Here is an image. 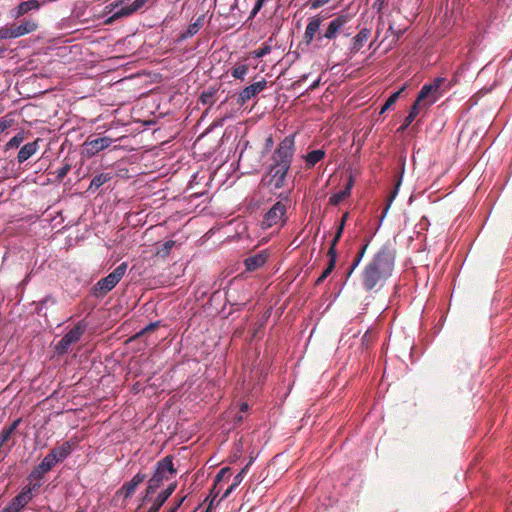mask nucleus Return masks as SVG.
I'll return each instance as SVG.
<instances>
[{"mask_svg": "<svg viewBox=\"0 0 512 512\" xmlns=\"http://www.w3.org/2000/svg\"><path fill=\"white\" fill-rule=\"evenodd\" d=\"M395 255L388 246H382L364 266L360 283L366 292H378L392 275Z\"/></svg>", "mask_w": 512, "mask_h": 512, "instance_id": "nucleus-1", "label": "nucleus"}, {"mask_svg": "<svg viewBox=\"0 0 512 512\" xmlns=\"http://www.w3.org/2000/svg\"><path fill=\"white\" fill-rule=\"evenodd\" d=\"M177 473L173 464V456L167 455L156 463L155 471L148 480L143 501H146L150 495L154 494L162 485L164 480H168L169 476Z\"/></svg>", "mask_w": 512, "mask_h": 512, "instance_id": "nucleus-2", "label": "nucleus"}, {"mask_svg": "<svg viewBox=\"0 0 512 512\" xmlns=\"http://www.w3.org/2000/svg\"><path fill=\"white\" fill-rule=\"evenodd\" d=\"M295 154V135L284 137L276 146L268 166L290 170Z\"/></svg>", "mask_w": 512, "mask_h": 512, "instance_id": "nucleus-3", "label": "nucleus"}, {"mask_svg": "<svg viewBox=\"0 0 512 512\" xmlns=\"http://www.w3.org/2000/svg\"><path fill=\"white\" fill-rule=\"evenodd\" d=\"M127 263L123 262L118 265L111 273L106 277L100 279L93 287L92 294L101 298L107 295L123 278L127 270Z\"/></svg>", "mask_w": 512, "mask_h": 512, "instance_id": "nucleus-4", "label": "nucleus"}, {"mask_svg": "<svg viewBox=\"0 0 512 512\" xmlns=\"http://www.w3.org/2000/svg\"><path fill=\"white\" fill-rule=\"evenodd\" d=\"M280 199L277 201L264 215L261 222V226L264 229L271 228L278 224H284L286 222L285 214L287 211V203L290 202L287 194L281 193Z\"/></svg>", "mask_w": 512, "mask_h": 512, "instance_id": "nucleus-5", "label": "nucleus"}, {"mask_svg": "<svg viewBox=\"0 0 512 512\" xmlns=\"http://www.w3.org/2000/svg\"><path fill=\"white\" fill-rule=\"evenodd\" d=\"M86 329L87 324L84 321L77 322L56 344V352L60 355L66 353L72 344L77 343L81 339Z\"/></svg>", "mask_w": 512, "mask_h": 512, "instance_id": "nucleus-6", "label": "nucleus"}, {"mask_svg": "<svg viewBox=\"0 0 512 512\" xmlns=\"http://www.w3.org/2000/svg\"><path fill=\"white\" fill-rule=\"evenodd\" d=\"M37 24L31 20H24L19 25L0 28V39H13L34 32Z\"/></svg>", "mask_w": 512, "mask_h": 512, "instance_id": "nucleus-7", "label": "nucleus"}, {"mask_svg": "<svg viewBox=\"0 0 512 512\" xmlns=\"http://www.w3.org/2000/svg\"><path fill=\"white\" fill-rule=\"evenodd\" d=\"M288 172L289 170L287 169L268 166V171L265 176L267 185L275 190L285 187Z\"/></svg>", "mask_w": 512, "mask_h": 512, "instance_id": "nucleus-8", "label": "nucleus"}, {"mask_svg": "<svg viewBox=\"0 0 512 512\" xmlns=\"http://www.w3.org/2000/svg\"><path fill=\"white\" fill-rule=\"evenodd\" d=\"M350 21V16L347 14L338 15L335 17L328 25L325 33L323 35H319L316 40L322 41L323 38L328 40H333L337 37L338 33L342 30V28Z\"/></svg>", "mask_w": 512, "mask_h": 512, "instance_id": "nucleus-9", "label": "nucleus"}, {"mask_svg": "<svg viewBox=\"0 0 512 512\" xmlns=\"http://www.w3.org/2000/svg\"><path fill=\"white\" fill-rule=\"evenodd\" d=\"M113 140L110 137H88L84 142V151L88 157H92L97 153L108 148L112 144Z\"/></svg>", "mask_w": 512, "mask_h": 512, "instance_id": "nucleus-10", "label": "nucleus"}, {"mask_svg": "<svg viewBox=\"0 0 512 512\" xmlns=\"http://www.w3.org/2000/svg\"><path fill=\"white\" fill-rule=\"evenodd\" d=\"M267 86V81L262 79L261 81L255 82L245 87L237 96L236 103L239 106H243L252 97H255L258 93L263 91Z\"/></svg>", "mask_w": 512, "mask_h": 512, "instance_id": "nucleus-11", "label": "nucleus"}, {"mask_svg": "<svg viewBox=\"0 0 512 512\" xmlns=\"http://www.w3.org/2000/svg\"><path fill=\"white\" fill-rule=\"evenodd\" d=\"M147 1L148 0H135L131 5L122 7L121 9L113 13L111 16H109L107 19H105L104 24L111 25L120 18L132 15L133 13L141 9L146 4Z\"/></svg>", "mask_w": 512, "mask_h": 512, "instance_id": "nucleus-12", "label": "nucleus"}, {"mask_svg": "<svg viewBox=\"0 0 512 512\" xmlns=\"http://www.w3.org/2000/svg\"><path fill=\"white\" fill-rule=\"evenodd\" d=\"M147 476L144 473L138 472L130 481L125 482L116 495L128 499L133 496L137 487L146 480Z\"/></svg>", "mask_w": 512, "mask_h": 512, "instance_id": "nucleus-13", "label": "nucleus"}, {"mask_svg": "<svg viewBox=\"0 0 512 512\" xmlns=\"http://www.w3.org/2000/svg\"><path fill=\"white\" fill-rule=\"evenodd\" d=\"M439 97L440 96L438 93H436V91H434L433 87L426 83L419 91L415 102H417V105H421V107L425 109L434 104L439 99Z\"/></svg>", "mask_w": 512, "mask_h": 512, "instance_id": "nucleus-14", "label": "nucleus"}, {"mask_svg": "<svg viewBox=\"0 0 512 512\" xmlns=\"http://www.w3.org/2000/svg\"><path fill=\"white\" fill-rule=\"evenodd\" d=\"M322 21L323 19L319 16H313L309 19L303 36V40L306 44L312 43V41L315 39L316 34L321 27Z\"/></svg>", "mask_w": 512, "mask_h": 512, "instance_id": "nucleus-15", "label": "nucleus"}, {"mask_svg": "<svg viewBox=\"0 0 512 512\" xmlns=\"http://www.w3.org/2000/svg\"><path fill=\"white\" fill-rule=\"evenodd\" d=\"M268 259V253L266 251H260L259 253L249 256L244 260V265L247 271H256L262 267Z\"/></svg>", "mask_w": 512, "mask_h": 512, "instance_id": "nucleus-16", "label": "nucleus"}, {"mask_svg": "<svg viewBox=\"0 0 512 512\" xmlns=\"http://www.w3.org/2000/svg\"><path fill=\"white\" fill-rule=\"evenodd\" d=\"M76 444L77 441L71 439L69 441H65L62 445L53 448L49 453L55 455L57 463L62 462L72 453Z\"/></svg>", "mask_w": 512, "mask_h": 512, "instance_id": "nucleus-17", "label": "nucleus"}, {"mask_svg": "<svg viewBox=\"0 0 512 512\" xmlns=\"http://www.w3.org/2000/svg\"><path fill=\"white\" fill-rule=\"evenodd\" d=\"M40 139H36L33 142L26 143L22 146L17 155V161L23 163L32 157L39 149Z\"/></svg>", "mask_w": 512, "mask_h": 512, "instance_id": "nucleus-18", "label": "nucleus"}, {"mask_svg": "<svg viewBox=\"0 0 512 512\" xmlns=\"http://www.w3.org/2000/svg\"><path fill=\"white\" fill-rule=\"evenodd\" d=\"M371 31L368 28H363L359 31V33L353 37L350 50L352 53H357L361 50L364 44L367 42L370 37Z\"/></svg>", "mask_w": 512, "mask_h": 512, "instance_id": "nucleus-19", "label": "nucleus"}, {"mask_svg": "<svg viewBox=\"0 0 512 512\" xmlns=\"http://www.w3.org/2000/svg\"><path fill=\"white\" fill-rule=\"evenodd\" d=\"M352 187H353V178L350 176L344 189H342L339 192L330 196L329 204H331L333 206L339 205L343 200H345L347 197L350 196Z\"/></svg>", "mask_w": 512, "mask_h": 512, "instance_id": "nucleus-20", "label": "nucleus"}, {"mask_svg": "<svg viewBox=\"0 0 512 512\" xmlns=\"http://www.w3.org/2000/svg\"><path fill=\"white\" fill-rule=\"evenodd\" d=\"M327 256L329 258L328 265L322 272V274L315 281V285L318 286L324 282V280L332 273L336 266L337 262V252L327 251Z\"/></svg>", "mask_w": 512, "mask_h": 512, "instance_id": "nucleus-21", "label": "nucleus"}, {"mask_svg": "<svg viewBox=\"0 0 512 512\" xmlns=\"http://www.w3.org/2000/svg\"><path fill=\"white\" fill-rule=\"evenodd\" d=\"M41 4L38 0H27L21 2L15 9V17L19 18L32 10H38Z\"/></svg>", "mask_w": 512, "mask_h": 512, "instance_id": "nucleus-22", "label": "nucleus"}, {"mask_svg": "<svg viewBox=\"0 0 512 512\" xmlns=\"http://www.w3.org/2000/svg\"><path fill=\"white\" fill-rule=\"evenodd\" d=\"M325 157V151L322 149L313 150L307 153L303 158L305 161L306 169L313 168L318 162Z\"/></svg>", "mask_w": 512, "mask_h": 512, "instance_id": "nucleus-23", "label": "nucleus"}, {"mask_svg": "<svg viewBox=\"0 0 512 512\" xmlns=\"http://www.w3.org/2000/svg\"><path fill=\"white\" fill-rule=\"evenodd\" d=\"M22 419L14 420L9 426H5L0 435V448L4 446L11 438L12 434L16 431Z\"/></svg>", "mask_w": 512, "mask_h": 512, "instance_id": "nucleus-24", "label": "nucleus"}, {"mask_svg": "<svg viewBox=\"0 0 512 512\" xmlns=\"http://www.w3.org/2000/svg\"><path fill=\"white\" fill-rule=\"evenodd\" d=\"M348 219V213H344L342 218H341V221L339 222L338 224V227H337V231L330 243V246H329V249L328 251H333V252H337V244L338 242L340 241L341 237H342V234H343V231H344V227H345V223Z\"/></svg>", "mask_w": 512, "mask_h": 512, "instance_id": "nucleus-25", "label": "nucleus"}, {"mask_svg": "<svg viewBox=\"0 0 512 512\" xmlns=\"http://www.w3.org/2000/svg\"><path fill=\"white\" fill-rule=\"evenodd\" d=\"M113 178L112 173H100L98 175H95L89 185L88 191H96L99 189L102 185L109 182Z\"/></svg>", "mask_w": 512, "mask_h": 512, "instance_id": "nucleus-26", "label": "nucleus"}, {"mask_svg": "<svg viewBox=\"0 0 512 512\" xmlns=\"http://www.w3.org/2000/svg\"><path fill=\"white\" fill-rule=\"evenodd\" d=\"M204 18V15L199 16L193 23L188 26L187 30L181 34V38L187 39L198 33L204 24Z\"/></svg>", "mask_w": 512, "mask_h": 512, "instance_id": "nucleus-27", "label": "nucleus"}, {"mask_svg": "<svg viewBox=\"0 0 512 512\" xmlns=\"http://www.w3.org/2000/svg\"><path fill=\"white\" fill-rule=\"evenodd\" d=\"M31 500L32 497L22 489L10 502L21 511Z\"/></svg>", "mask_w": 512, "mask_h": 512, "instance_id": "nucleus-28", "label": "nucleus"}, {"mask_svg": "<svg viewBox=\"0 0 512 512\" xmlns=\"http://www.w3.org/2000/svg\"><path fill=\"white\" fill-rule=\"evenodd\" d=\"M423 109L421 105H417V102H414L412 105L409 114L405 118L403 124L400 126L399 131H404L408 128V126L414 121V119L419 114L420 110Z\"/></svg>", "mask_w": 512, "mask_h": 512, "instance_id": "nucleus-29", "label": "nucleus"}, {"mask_svg": "<svg viewBox=\"0 0 512 512\" xmlns=\"http://www.w3.org/2000/svg\"><path fill=\"white\" fill-rule=\"evenodd\" d=\"M57 464V459L54 454L48 453L43 460L38 464L40 470L48 473Z\"/></svg>", "mask_w": 512, "mask_h": 512, "instance_id": "nucleus-30", "label": "nucleus"}, {"mask_svg": "<svg viewBox=\"0 0 512 512\" xmlns=\"http://www.w3.org/2000/svg\"><path fill=\"white\" fill-rule=\"evenodd\" d=\"M174 246H175V241H173V240H168V241L160 244L156 249V256L161 257V258L168 257Z\"/></svg>", "mask_w": 512, "mask_h": 512, "instance_id": "nucleus-31", "label": "nucleus"}, {"mask_svg": "<svg viewBox=\"0 0 512 512\" xmlns=\"http://www.w3.org/2000/svg\"><path fill=\"white\" fill-rule=\"evenodd\" d=\"M216 93H217V90L212 87L203 91L200 95L201 103L204 105L212 106L214 104V96Z\"/></svg>", "mask_w": 512, "mask_h": 512, "instance_id": "nucleus-32", "label": "nucleus"}, {"mask_svg": "<svg viewBox=\"0 0 512 512\" xmlns=\"http://www.w3.org/2000/svg\"><path fill=\"white\" fill-rule=\"evenodd\" d=\"M25 139L24 131H19L14 137H12L5 145V149L18 148Z\"/></svg>", "mask_w": 512, "mask_h": 512, "instance_id": "nucleus-33", "label": "nucleus"}, {"mask_svg": "<svg viewBox=\"0 0 512 512\" xmlns=\"http://www.w3.org/2000/svg\"><path fill=\"white\" fill-rule=\"evenodd\" d=\"M249 71V67L246 64L238 65L231 71V75L235 79L243 80Z\"/></svg>", "mask_w": 512, "mask_h": 512, "instance_id": "nucleus-34", "label": "nucleus"}, {"mask_svg": "<svg viewBox=\"0 0 512 512\" xmlns=\"http://www.w3.org/2000/svg\"><path fill=\"white\" fill-rule=\"evenodd\" d=\"M447 82L446 78L444 77H437L432 82L428 83L431 87H433L434 91L438 93L439 96L442 95V93L446 89H442L443 85Z\"/></svg>", "mask_w": 512, "mask_h": 512, "instance_id": "nucleus-35", "label": "nucleus"}, {"mask_svg": "<svg viewBox=\"0 0 512 512\" xmlns=\"http://www.w3.org/2000/svg\"><path fill=\"white\" fill-rule=\"evenodd\" d=\"M29 483L25 485L22 489H24L32 498L38 492L40 487L42 486V482L40 481H28Z\"/></svg>", "mask_w": 512, "mask_h": 512, "instance_id": "nucleus-36", "label": "nucleus"}, {"mask_svg": "<svg viewBox=\"0 0 512 512\" xmlns=\"http://www.w3.org/2000/svg\"><path fill=\"white\" fill-rule=\"evenodd\" d=\"M167 501V498L164 497L161 493L153 501L152 506L147 510V512H158L162 505Z\"/></svg>", "mask_w": 512, "mask_h": 512, "instance_id": "nucleus-37", "label": "nucleus"}, {"mask_svg": "<svg viewBox=\"0 0 512 512\" xmlns=\"http://www.w3.org/2000/svg\"><path fill=\"white\" fill-rule=\"evenodd\" d=\"M401 93V90L393 93L392 95H390L388 97V99L385 101L384 105L382 106L381 110H380V114L384 113L385 111H387L392 105L395 104V102L397 101V99L399 98V95Z\"/></svg>", "mask_w": 512, "mask_h": 512, "instance_id": "nucleus-38", "label": "nucleus"}, {"mask_svg": "<svg viewBox=\"0 0 512 512\" xmlns=\"http://www.w3.org/2000/svg\"><path fill=\"white\" fill-rule=\"evenodd\" d=\"M368 245H369V239H365L364 244L361 246V248L359 249L358 253L356 254V256L354 257V259L352 261V263H354V267H357L359 265V263L361 262L362 258L365 255V252L368 248Z\"/></svg>", "mask_w": 512, "mask_h": 512, "instance_id": "nucleus-39", "label": "nucleus"}, {"mask_svg": "<svg viewBox=\"0 0 512 512\" xmlns=\"http://www.w3.org/2000/svg\"><path fill=\"white\" fill-rule=\"evenodd\" d=\"M46 473L39 469L38 465L31 471V473L28 475L27 480L28 481H40L42 482L44 475Z\"/></svg>", "mask_w": 512, "mask_h": 512, "instance_id": "nucleus-40", "label": "nucleus"}, {"mask_svg": "<svg viewBox=\"0 0 512 512\" xmlns=\"http://www.w3.org/2000/svg\"><path fill=\"white\" fill-rule=\"evenodd\" d=\"M71 168L70 163H64V165L56 171V180L61 182L67 176Z\"/></svg>", "mask_w": 512, "mask_h": 512, "instance_id": "nucleus-41", "label": "nucleus"}, {"mask_svg": "<svg viewBox=\"0 0 512 512\" xmlns=\"http://www.w3.org/2000/svg\"><path fill=\"white\" fill-rule=\"evenodd\" d=\"M270 51H271V46L267 43H264L260 48H258L254 51V56L256 58H261V57L269 54Z\"/></svg>", "mask_w": 512, "mask_h": 512, "instance_id": "nucleus-42", "label": "nucleus"}, {"mask_svg": "<svg viewBox=\"0 0 512 512\" xmlns=\"http://www.w3.org/2000/svg\"><path fill=\"white\" fill-rule=\"evenodd\" d=\"M400 181H398L396 187L394 188V190L391 192L390 196L388 197V200H387V205L383 211V214H386V212L388 211L392 201L394 200V198L396 197L397 193H398V188H399V185H400Z\"/></svg>", "mask_w": 512, "mask_h": 512, "instance_id": "nucleus-43", "label": "nucleus"}, {"mask_svg": "<svg viewBox=\"0 0 512 512\" xmlns=\"http://www.w3.org/2000/svg\"><path fill=\"white\" fill-rule=\"evenodd\" d=\"M249 465H250V463H248V464H247V465H246V466H245V467H244V468H243V469H242V470H241V471H240V472H239V473L234 477L233 482L235 483V485H239V484L242 482V480H243L244 476L246 475V473H247V471H248V469H249Z\"/></svg>", "mask_w": 512, "mask_h": 512, "instance_id": "nucleus-44", "label": "nucleus"}, {"mask_svg": "<svg viewBox=\"0 0 512 512\" xmlns=\"http://www.w3.org/2000/svg\"><path fill=\"white\" fill-rule=\"evenodd\" d=\"M177 487V483H171L165 490L161 491L160 493L166 497L167 499L173 494Z\"/></svg>", "mask_w": 512, "mask_h": 512, "instance_id": "nucleus-45", "label": "nucleus"}, {"mask_svg": "<svg viewBox=\"0 0 512 512\" xmlns=\"http://www.w3.org/2000/svg\"><path fill=\"white\" fill-rule=\"evenodd\" d=\"M158 327V322H155V323H150L149 325H147L145 328H143L139 333H138V336L140 335H143L149 331H153L155 330L156 328Z\"/></svg>", "mask_w": 512, "mask_h": 512, "instance_id": "nucleus-46", "label": "nucleus"}, {"mask_svg": "<svg viewBox=\"0 0 512 512\" xmlns=\"http://www.w3.org/2000/svg\"><path fill=\"white\" fill-rule=\"evenodd\" d=\"M386 5V0H375L373 3V8L377 10V12H381Z\"/></svg>", "mask_w": 512, "mask_h": 512, "instance_id": "nucleus-47", "label": "nucleus"}, {"mask_svg": "<svg viewBox=\"0 0 512 512\" xmlns=\"http://www.w3.org/2000/svg\"><path fill=\"white\" fill-rule=\"evenodd\" d=\"M184 500H185V497L180 498L172 507L167 509L165 512H176L179 509V507L182 505Z\"/></svg>", "mask_w": 512, "mask_h": 512, "instance_id": "nucleus-48", "label": "nucleus"}, {"mask_svg": "<svg viewBox=\"0 0 512 512\" xmlns=\"http://www.w3.org/2000/svg\"><path fill=\"white\" fill-rule=\"evenodd\" d=\"M330 0H312L311 2V8H319L323 5H325L326 3H328Z\"/></svg>", "mask_w": 512, "mask_h": 512, "instance_id": "nucleus-49", "label": "nucleus"}, {"mask_svg": "<svg viewBox=\"0 0 512 512\" xmlns=\"http://www.w3.org/2000/svg\"><path fill=\"white\" fill-rule=\"evenodd\" d=\"M230 469L228 467L222 468L215 477V482H219Z\"/></svg>", "mask_w": 512, "mask_h": 512, "instance_id": "nucleus-50", "label": "nucleus"}, {"mask_svg": "<svg viewBox=\"0 0 512 512\" xmlns=\"http://www.w3.org/2000/svg\"><path fill=\"white\" fill-rule=\"evenodd\" d=\"M0 512H20L11 502H9Z\"/></svg>", "mask_w": 512, "mask_h": 512, "instance_id": "nucleus-51", "label": "nucleus"}, {"mask_svg": "<svg viewBox=\"0 0 512 512\" xmlns=\"http://www.w3.org/2000/svg\"><path fill=\"white\" fill-rule=\"evenodd\" d=\"M273 145H274V141H273L272 136H268V137L266 138V140H265V144H264V148H265V150H267V151L271 150V149H272V147H273Z\"/></svg>", "mask_w": 512, "mask_h": 512, "instance_id": "nucleus-52", "label": "nucleus"}, {"mask_svg": "<svg viewBox=\"0 0 512 512\" xmlns=\"http://www.w3.org/2000/svg\"><path fill=\"white\" fill-rule=\"evenodd\" d=\"M10 121H7L6 119H0V133L4 132L7 128L10 127Z\"/></svg>", "mask_w": 512, "mask_h": 512, "instance_id": "nucleus-53", "label": "nucleus"}, {"mask_svg": "<svg viewBox=\"0 0 512 512\" xmlns=\"http://www.w3.org/2000/svg\"><path fill=\"white\" fill-rule=\"evenodd\" d=\"M265 1L266 0H257L256 1L255 6L252 10V15H255L261 9V7L263 6Z\"/></svg>", "mask_w": 512, "mask_h": 512, "instance_id": "nucleus-54", "label": "nucleus"}, {"mask_svg": "<svg viewBox=\"0 0 512 512\" xmlns=\"http://www.w3.org/2000/svg\"><path fill=\"white\" fill-rule=\"evenodd\" d=\"M355 269H356V267H354V263H351V265L349 266V268L347 269V271L345 273L346 281L351 277V275L353 274Z\"/></svg>", "mask_w": 512, "mask_h": 512, "instance_id": "nucleus-55", "label": "nucleus"}, {"mask_svg": "<svg viewBox=\"0 0 512 512\" xmlns=\"http://www.w3.org/2000/svg\"><path fill=\"white\" fill-rule=\"evenodd\" d=\"M237 486L238 485H235V483L233 482L224 492L222 498H227Z\"/></svg>", "mask_w": 512, "mask_h": 512, "instance_id": "nucleus-56", "label": "nucleus"}, {"mask_svg": "<svg viewBox=\"0 0 512 512\" xmlns=\"http://www.w3.org/2000/svg\"><path fill=\"white\" fill-rule=\"evenodd\" d=\"M248 404L247 403H242L241 406H240V413H245L248 411Z\"/></svg>", "mask_w": 512, "mask_h": 512, "instance_id": "nucleus-57", "label": "nucleus"}, {"mask_svg": "<svg viewBox=\"0 0 512 512\" xmlns=\"http://www.w3.org/2000/svg\"><path fill=\"white\" fill-rule=\"evenodd\" d=\"M389 30H391V31L393 32V34H395V35H396V37H397V38H399V37L403 34V31H402V30H399V31L395 32V31L393 30L392 25H390V26H389Z\"/></svg>", "mask_w": 512, "mask_h": 512, "instance_id": "nucleus-58", "label": "nucleus"}, {"mask_svg": "<svg viewBox=\"0 0 512 512\" xmlns=\"http://www.w3.org/2000/svg\"><path fill=\"white\" fill-rule=\"evenodd\" d=\"M5 50L6 49H5L4 45L0 44V57L3 56Z\"/></svg>", "mask_w": 512, "mask_h": 512, "instance_id": "nucleus-59", "label": "nucleus"}, {"mask_svg": "<svg viewBox=\"0 0 512 512\" xmlns=\"http://www.w3.org/2000/svg\"><path fill=\"white\" fill-rule=\"evenodd\" d=\"M317 85H318V81H317V82H314V83L311 85V89L315 88Z\"/></svg>", "mask_w": 512, "mask_h": 512, "instance_id": "nucleus-60", "label": "nucleus"}, {"mask_svg": "<svg viewBox=\"0 0 512 512\" xmlns=\"http://www.w3.org/2000/svg\"><path fill=\"white\" fill-rule=\"evenodd\" d=\"M237 420H238V421H242V420H243V416H242L241 414H240V415H238V416H237Z\"/></svg>", "mask_w": 512, "mask_h": 512, "instance_id": "nucleus-61", "label": "nucleus"}, {"mask_svg": "<svg viewBox=\"0 0 512 512\" xmlns=\"http://www.w3.org/2000/svg\"><path fill=\"white\" fill-rule=\"evenodd\" d=\"M76 512H85V511L82 509H78Z\"/></svg>", "mask_w": 512, "mask_h": 512, "instance_id": "nucleus-62", "label": "nucleus"}, {"mask_svg": "<svg viewBox=\"0 0 512 512\" xmlns=\"http://www.w3.org/2000/svg\"><path fill=\"white\" fill-rule=\"evenodd\" d=\"M205 512H211L210 508L208 507Z\"/></svg>", "mask_w": 512, "mask_h": 512, "instance_id": "nucleus-63", "label": "nucleus"}]
</instances>
